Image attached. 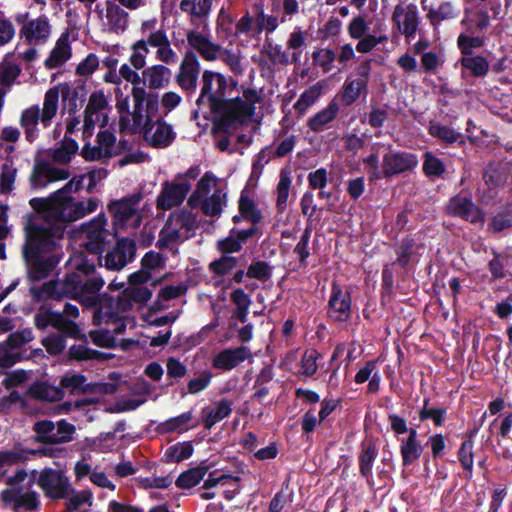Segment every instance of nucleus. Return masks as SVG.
Masks as SVG:
<instances>
[{
	"instance_id": "1",
	"label": "nucleus",
	"mask_w": 512,
	"mask_h": 512,
	"mask_svg": "<svg viewBox=\"0 0 512 512\" xmlns=\"http://www.w3.org/2000/svg\"><path fill=\"white\" fill-rule=\"evenodd\" d=\"M61 239L34 219L25 225L24 258L28 264V277L37 282L47 278L60 261L55 253Z\"/></svg>"
},
{
	"instance_id": "2",
	"label": "nucleus",
	"mask_w": 512,
	"mask_h": 512,
	"mask_svg": "<svg viewBox=\"0 0 512 512\" xmlns=\"http://www.w3.org/2000/svg\"><path fill=\"white\" fill-rule=\"evenodd\" d=\"M31 207L42 216L45 228L63 238L67 224L72 223L94 212L98 207L96 198L87 202L75 201L73 197H64L57 201H47L44 198H32Z\"/></svg>"
},
{
	"instance_id": "3",
	"label": "nucleus",
	"mask_w": 512,
	"mask_h": 512,
	"mask_svg": "<svg viewBox=\"0 0 512 512\" xmlns=\"http://www.w3.org/2000/svg\"><path fill=\"white\" fill-rule=\"evenodd\" d=\"M213 115L212 133L228 134L236 125H242L251 117V109L240 96L215 101L209 105Z\"/></svg>"
},
{
	"instance_id": "4",
	"label": "nucleus",
	"mask_w": 512,
	"mask_h": 512,
	"mask_svg": "<svg viewBox=\"0 0 512 512\" xmlns=\"http://www.w3.org/2000/svg\"><path fill=\"white\" fill-rule=\"evenodd\" d=\"M26 478L27 472L24 469H18L13 476H8L6 479V483L11 487L2 491V502L11 506L15 512L36 511L41 505L36 492H24L25 488L20 486Z\"/></svg>"
},
{
	"instance_id": "5",
	"label": "nucleus",
	"mask_w": 512,
	"mask_h": 512,
	"mask_svg": "<svg viewBox=\"0 0 512 512\" xmlns=\"http://www.w3.org/2000/svg\"><path fill=\"white\" fill-rule=\"evenodd\" d=\"M31 293L37 301L45 297L55 300L63 297L76 299L82 296V277L77 272L68 273L62 281L51 280L40 288H31Z\"/></svg>"
},
{
	"instance_id": "6",
	"label": "nucleus",
	"mask_w": 512,
	"mask_h": 512,
	"mask_svg": "<svg viewBox=\"0 0 512 512\" xmlns=\"http://www.w3.org/2000/svg\"><path fill=\"white\" fill-rule=\"evenodd\" d=\"M106 217L104 213H100L81 226V231L86 235L83 243L85 250L94 256L98 264L102 266V253L106 245Z\"/></svg>"
},
{
	"instance_id": "7",
	"label": "nucleus",
	"mask_w": 512,
	"mask_h": 512,
	"mask_svg": "<svg viewBox=\"0 0 512 512\" xmlns=\"http://www.w3.org/2000/svg\"><path fill=\"white\" fill-rule=\"evenodd\" d=\"M229 88L228 79L225 75L211 70H205L202 74V88L198 99L197 106L200 108L205 101L209 105L215 101H222L227 98Z\"/></svg>"
},
{
	"instance_id": "8",
	"label": "nucleus",
	"mask_w": 512,
	"mask_h": 512,
	"mask_svg": "<svg viewBox=\"0 0 512 512\" xmlns=\"http://www.w3.org/2000/svg\"><path fill=\"white\" fill-rule=\"evenodd\" d=\"M446 212L449 216L460 218L472 224L483 223L485 214L472 199V196L460 192L452 196L447 205Z\"/></svg>"
},
{
	"instance_id": "9",
	"label": "nucleus",
	"mask_w": 512,
	"mask_h": 512,
	"mask_svg": "<svg viewBox=\"0 0 512 512\" xmlns=\"http://www.w3.org/2000/svg\"><path fill=\"white\" fill-rule=\"evenodd\" d=\"M137 245L134 239L122 237L118 239L112 250L104 257V266L111 271H120L126 265L134 261Z\"/></svg>"
},
{
	"instance_id": "10",
	"label": "nucleus",
	"mask_w": 512,
	"mask_h": 512,
	"mask_svg": "<svg viewBox=\"0 0 512 512\" xmlns=\"http://www.w3.org/2000/svg\"><path fill=\"white\" fill-rule=\"evenodd\" d=\"M37 484L51 499L66 498L70 488L68 478L61 471L48 467L40 472Z\"/></svg>"
},
{
	"instance_id": "11",
	"label": "nucleus",
	"mask_w": 512,
	"mask_h": 512,
	"mask_svg": "<svg viewBox=\"0 0 512 512\" xmlns=\"http://www.w3.org/2000/svg\"><path fill=\"white\" fill-rule=\"evenodd\" d=\"M352 299L349 289H343L337 282H332L328 301V316L337 322H347L351 317Z\"/></svg>"
},
{
	"instance_id": "12",
	"label": "nucleus",
	"mask_w": 512,
	"mask_h": 512,
	"mask_svg": "<svg viewBox=\"0 0 512 512\" xmlns=\"http://www.w3.org/2000/svg\"><path fill=\"white\" fill-rule=\"evenodd\" d=\"M191 190V184L187 181L175 183L165 181L162 183V189L156 198V208L161 211H167L180 206Z\"/></svg>"
},
{
	"instance_id": "13",
	"label": "nucleus",
	"mask_w": 512,
	"mask_h": 512,
	"mask_svg": "<svg viewBox=\"0 0 512 512\" xmlns=\"http://www.w3.org/2000/svg\"><path fill=\"white\" fill-rule=\"evenodd\" d=\"M392 21L394 28L402 33L407 39L414 38L419 26V14L415 4H409L406 7L396 5Z\"/></svg>"
},
{
	"instance_id": "14",
	"label": "nucleus",
	"mask_w": 512,
	"mask_h": 512,
	"mask_svg": "<svg viewBox=\"0 0 512 512\" xmlns=\"http://www.w3.org/2000/svg\"><path fill=\"white\" fill-rule=\"evenodd\" d=\"M385 175L393 177L414 170L418 165L416 154L406 151H392L383 155Z\"/></svg>"
},
{
	"instance_id": "15",
	"label": "nucleus",
	"mask_w": 512,
	"mask_h": 512,
	"mask_svg": "<svg viewBox=\"0 0 512 512\" xmlns=\"http://www.w3.org/2000/svg\"><path fill=\"white\" fill-rule=\"evenodd\" d=\"M200 73V63L196 54L188 50L180 64L179 72L175 80L181 89L194 92L197 87V81Z\"/></svg>"
},
{
	"instance_id": "16",
	"label": "nucleus",
	"mask_w": 512,
	"mask_h": 512,
	"mask_svg": "<svg viewBox=\"0 0 512 512\" xmlns=\"http://www.w3.org/2000/svg\"><path fill=\"white\" fill-rule=\"evenodd\" d=\"M249 357H251V351L247 346L226 348L213 357L212 366L218 370L230 371Z\"/></svg>"
},
{
	"instance_id": "17",
	"label": "nucleus",
	"mask_w": 512,
	"mask_h": 512,
	"mask_svg": "<svg viewBox=\"0 0 512 512\" xmlns=\"http://www.w3.org/2000/svg\"><path fill=\"white\" fill-rule=\"evenodd\" d=\"M51 33V25L45 15L37 19L27 21L20 30V36L24 37L28 44L45 43Z\"/></svg>"
},
{
	"instance_id": "18",
	"label": "nucleus",
	"mask_w": 512,
	"mask_h": 512,
	"mask_svg": "<svg viewBox=\"0 0 512 512\" xmlns=\"http://www.w3.org/2000/svg\"><path fill=\"white\" fill-rule=\"evenodd\" d=\"M399 441L403 467H408L419 460L424 452V446L418 439L416 428H411L410 435L402 437Z\"/></svg>"
},
{
	"instance_id": "19",
	"label": "nucleus",
	"mask_w": 512,
	"mask_h": 512,
	"mask_svg": "<svg viewBox=\"0 0 512 512\" xmlns=\"http://www.w3.org/2000/svg\"><path fill=\"white\" fill-rule=\"evenodd\" d=\"M187 41L188 44L206 61L216 60L218 54L222 50V47L219 44L210 41L208 37L195 30L188 31Z\"/></svg>"
},
{
	"instance_id": "20",
	"label": "nucleus",
	"mask_w": 512,
	"mask_h": 512,
	"mask_svg": "<svg viewBox=\"0 0 512 512\" xmlns=\"http://www.w3.org/2000/svg\"><path fill=\"white\" fill-rule=\"evenodd\" d=\"M72 56V48L69 42V34L63 33L56 41L49 56L44 61L46 69H56L65 64Z\"/></svg>"
},
{
	"instance_id": "21",
	"label": "nucleus",
	"mask_w": 512,
	"mask_h": 512,
	"mask_svg": "<svg viewBox=\"0 0 512 512\" xmlns=\"http://www.w3.org/2000/svg\"><path fill=\"white\" fill-rule=\"evenodd\" d=\"M377 456L378 449L373 440H365L361 443L358 454L359 473L369 485L372 483V468Z\"/></svg>"
},
{
	"instance_id": "22",
	"label": "nucleus",
	"mask_w": 512,
	"mask_h": 512,
	"mask_svg": "<svg viewBox=\"0 0 512 512\" xmlns=\"http://www.w3.org/2000/svg\"><path fill=\"white\" fill-rule=\"evenodd\" d=\"M232 413V402L228 399L217 401L213 407L206 406L202 409V421L206 430L227 418Z\"/></svg>"
},
{
	"instance_id": "23",
	"label": "nucleus",
	"mask_w": 512,
	"mask_h": 512,
	"mask_svg": "<svg viewBox=\"0 0 512 512\" xmlns=\"http://www.w3.org/2000/svg\"><path fill=\"white\" fill-rule=\"evenodd\" d=\"M171 74V70L162 64L150 66L142 72L143 84L154 90L165 88L170 84Z\"/></svg>"
},
{
	"instance_id": "24",
	"label": "nucleus",
	"mask_w": 512,
	"mask_h": 512,
	"mask_svg": "<svg viewBox=\"0 0 512 512\" xmlns=\"http://www.w3.org/2000/svg\"><path fill=\"white\" fill-rule=\"evenodd\" d=\"M106 19L109 30L113 33H121L128 29L129 14L119 4L114 1H106Z\"/></svg>"
},
{
	"instance_id": "25",
	"label": "nucleus",
	"mask_w": 512,
	"mask_h": 512,
	"mask_svg": "<svg viewBox=\"0 0 512 512\" xmlns=\"http://www.w3.org/2000/svg\"><path fill=\"white\" fill-rule=\"evenodd\" d=\"M338 113L339 104L335 99H333L324 109L308 119L307 126L315 133L321 132L328 124L337 118Z\"/></svg>"
},
{
	"instance_id": "26",
	"label": "nucleus",
	"mask_w": 512,
	"mask_h": 512,
	"mask_svg": "<svg viewBox=\"0 0 512 512\" xmlns=\"http://www.w3.org/2000/svg\"><path fill=\"white\" fill-rule=\"evenodd\" d=\"M143 199L141 192L133 193L120 200L113 202L110 205V210L114 212L117 219L127 221L132 218L136 213V206Z\"/></svg>"
},
{
	"instance_id": "27",
	"label": "nucleus",
	"mask_w": 512,
	"mask_h": 512,
	"mask_svg": "<svg viewBox=\"0 0 512 512\" xmlns=\"http://www.w3.org/2000/svg\"><path fill=\"white\" fill-rule=\"evenodd\" d=\"M39 121H41V114L38 105H33L22 111L20 125L24 129L25 138L29 143H33L38 137Z\"/></svg>"
},
{
	"instance_id": "28",
	"label": "nucleus",
	"mask_w": 512,
	"mask_h": 512,
	"mask_svg": "<svg viewBox=\"0 0 512 512\" xmlns=\"http://www.w3.org/2000/svg\"><path fill=\"white\" fill-rule=\"evenodd\" d=\"M210 465L202 461L198 466L192 467L180 473L175 480V485L180 489H191L198 485L209 472Z\"/></svg>"
},
{
	"instance_id": "29",
	"label": "nucleus",
	"mask_w": 512,
	"mask_h": 512,
	"mask_svg": "<svg viewBox=\"0 0 512 512\" xmlns=\"http://www.w3.org/2000/svg\"><path fill=\"white\" fill-rule=\"evenodd\" d=\"M416 240L407 235L394 245L396 259L392 265H398L402 269H406L412 262L413 256L416 254Z\"/></svg>"
},
{
	"instance_id": "30",
	"label": "nucleus",
	"mask_w": 512,
	"mask_h": 512,
	"mask_svg": "<svg viewBox=\"0 0 512 512\" xmlns=\"http://www.w3.org/2000/svg\"><path fill=\"white\" fill-rule=\"evenodd\" d=\"M262 54L267 55L268 61L261 60L259 66L262 69H267L271 72L275 71L277 64L288 65L290 64V57L287 52L282 50L281 45H272L269 43L265 45L261 51Z\"/></svg>"
},
{
	"instance_id": "31",
	"label": "nucleus",
	"mask_w": 512,
	"mask_h": 512,
	"mask_svg": "<svg viewBox=\"0 0 512 512\" xmlns=\"http://www.w3.org/2000/svg\"><path fill=\"white\" fill-rule=\"evenodd\" d=\"M29 393L36 400L48 402L60 401L64 397V391L61 388L47 382H35L29 388Z\"/></svg>"
},
{
	"instance_id": "32",
	"label": "nucleus",
	"mask_w": 512,
	"mask_h": 512,
	"mask_svg": "<svg viewBox=\"0 0 512 512\" xmlns=\"http://www.w3.org/2000/svg\"><path fill=\"white\" fill-rule=\"evenodd\" d=\"M155 125H157V127L151 136L150 145L154 148H165L170 146L176 137L172 126L166 123L162 118L154 121V126Z\"/></svg>"
},
{
	"instance_id": "33",
	"label": "nucleus",
	"mask_w": 512,
	"mask_h": 512,
	"mask_svg": "<svg viewBox=\"0 0 512 512\" xmlns=\"http://www.w3.org/2000/svg\"><path fill=\"white\" fill-rule=\"evenodd\" d=\"M60 92L61 91H59L58 87H52L45 93L43 109L41 112V123L44 128L51 125L52 120L57 113Z\"/></svg>"
},
{
	"instance_id": "34",
	"label": "nucleus",
	"mask_w": 512,
	"mask_h": 512,
	"mask_svg": "<svg viewBox=\"0 0 512 512\" xmlns=\"http://www.w3.org/2000/svg\"><path fill=\"white\" fill-rule=\"evenodd\" d=\"M105 281L102 276H91L87 278L85 281L82 280V296L84 294H91L92 296L88 297V301L90 304L95 305L100 302L101 298H104L109 302V306L111 307L113 303V298L109 296L107 293H104L102 296L97 293L104 286Z\"/></svg>"
},
{
	"instance_id": "35",
	"label": "nucleus",
	"mask_w": 512,
	"mask_h": 512,
	"mask_svg": "<svg viewBox=\"0 0 512 512\" xmlns=\"http://www.w3.org/2000/svg\"><path fill=\"white\" fill-rule=\"evenodd\" d=\"M292 170L289 166H285L280 170L279 182L277 184V199L276 207L278 212H283L286 209L289 197V191L292 184Z\"/></svg>"
},
{
	"instance_id": "36",
	"label": "nucleus",
	"mask_w": 512,
	"mask_h": 512,
	"mask_svg": "<svg viewBox=\"0 0 512 512\" xmlns=\"http://www.w3.org/2000/svg\"><path fill=\"white\" fill-rule=\"evenodd\" d=\"M196 222L197 217L193 212L187 209H181L169 215L165 227H173L174 229H178L179 232L181 229L190 231L195 228Z\"/></svg>"
},
{
	"instance_id": "37",
	"label": "nucleus",
	"mask_w": 512,
	"mask_h": 512,
	"mask_svg": "<svg viewBox=\"0 0 512 512\" xmlns=\"http://www.w3.org/2000/svg\"><path fill=\"white\" fill-rule=\"evenodd\" d=\"M459 63L463 69L468 70L473 77H484L489 72V62L481 55L462 56Z\"/></svg>"
},
{
	"instance_id": "38",
	"label": "nucleus",
	"mask_w": 512,
	"mask_h": 512,
	"mask_svg": "<svg viewBox=\"0 0 512 512\" xmlns=\"http://www.w3.org/2000/svg\"><path fill=\"white\" fill-rule=\"evenodd\" d=\"M368 86L364 81L347 79L343 85L341 101L344 106H351L361 96L362 93L367 94Z\"/></svg>"
},
{
	"instance_id": "39",
	"label": "nucleus",
	"mask_w": 512,
	"mask_h": 512,
	"mask_svg": "<svg viewBox=\"0 0 512 512\" xmlns=\"http://www.w3.org/2000/svg\"><path fill=\"white\" fill-rule=\"evenodd\" d=\"M422 171L430 179L444 178L446 166L442 159L427 151L423 155Z\"/></svg>"
},
{
	"instance_id": "40",
	"label": "nucleus",
	"mask_w": 512,
	"mask_h": 512,
	"mask_svg": "<svg viewBox=\"0 0 512 512\" xmlns=\"http://www.w3.org/2000/svg\"><path fill=\"white\" fill-rule=\"evenodd\" d=\"M194 447L192 442L186 441L181 443H176L172 446H169L164 455L162 460L164 462L170 463L175 462L179 463L181 461H184L188 458H190L193 455Z\"/></svg>"
},
{
	"instance_id": "41",
	"label": "nucleus",
	"mask_w": 512,
	"mask_h": 512,
	"mask_svg": "<svg viewBox=\"0 0 512 512\" xmlns=\"http://www.w3.org/2000/svg\"><path fill=\"white\" fill-rule=\"evenodd\" d=\"M238 210L243 215L244 220L251 222L253 225H258L262 221L263 215L261 210L257 207L254 200L243 193L238 200Z\"/></svg>"
},
{
	"instance_id": "42",
	"label": "nucleus",
	"mask_w": 512,
	"mask_h": 512,
	"mask_svg": "<svg viewBox=\"0 0 512 512\" xmlns=\"http://www.w3.org/2000/svg\"><path fill=\"white\" fill-rule=\"evenodd\" d=\"M192 411L184 412L176 417H172L157 426V431L160 434H171L175 431L182 432L187 430V424L192 420Z\"/></svg>"
},
{
	"instance_id": "43",
	"label": "nucleus",
	"mask_w": 512,
	"mask_h": 512,
	"mask_svg": "<svg viewBox=\"0 0 512 512\" xmlns=\"http://www.w3.org/2000/svg\"><path fill=\"white\" fill-rule=\"evenodd\" d=\"M512 228V203L502 207L491 219L487 230L500 233L503 230Z\"/></svg>"
},
{
	"instance_id": "44",
	"label": "nucleus",
	"mask_w": 512,
	"mask_h": 512,
	"mask_svg": "<svg viewBox=\"0 0 512 512\" xmlns=\"http://www.w3.org/2000/svg\"><path fill=\"white\" fill-rule=\"evenodd\" d=\"M294 492L290 487V480L287 479L281 484L280 490L274 495L269 504L270 512H281L285 505L292 503Z\"/></svg>"
},
{
	"instance_id": "45",
	"label": "nucleus",
	"mask_w": 512,
	"mask_h": 512,
	"mask_svg": "<svg viewBox=\"0 0 512 512\" xmlns=\"http://www.w3.org/2000/svg\"><path fill=\"white\" fill-rule=\"evenodd\" d=\"M86 380V376L80 373H75L73 375H65L60 380L59 388H61L62 390L67 389L70 391L71 394L80 392L86 393L92 390V384L84 385Z\"/></svg>"
},
{
	"instance_id": "46",
	"label": "nucleus",
	"mask_w": 512,
	"mask_h": 512,
	"mask_svg": "<svg viewBox=\"0 0 512 512\" xmlns=\"http://www.w3.org/2000/svg\"><path fill=\"white\" fill-rule=\"evenodd\" d=\"M321 91V86L315 84L301 93L299 99L294 104V109L299 116H303L308 108L316 102L321 95Z\"/></svg>"
},
{
	"instance_id": "47",
	"label": "nucleus",
	"mask_w": 512,
	"mask_h": 512,
	"mask_svg": "<svg viewBox=\"0 0 512 512\" xmlns=\"http://www.w3.org/2000/svg\"><path fill=\"white\" fill-rule=\"evenodd\" d=\"M179 7L182 12L192 17L205 18L211 11L212 1L200 0L199 3H195L193 0H181Z\"/></svg>"
},
{
	"instance_id": "48",
	"label": "nucleus",
	"mask_w": 512,
	"mask_h": 512,
	"mask_svg": "<svg viewBox=\"0 0 512 512\" xmlns=\"http://www.w3.org/2000/svg\"><path fill=\"white\" fill-rule=\"evenodd\" d=\"M429 398H424L423 407L419 411V418L421 421L432 420L436 427H440L445 422L447 409L444 407L429 408Z\"/></svg>"
},
{
	"instance_id": "49",
	"label": "nucleus",
	"mask_w": 512,
	"mask_h": 512,
	"mask_svg": "<svg viewBox=\"0 0 512 512\" xmlns=\"http://www.w3.org/2000/svg\"><path fill=\"white\" fill-rule=\"evenodd\" d=\"M145 121H144V127H145V135L150 132L154 127V117L156 116L158 109H159V95L158 93L152 92L147 93L146 92V98H145Z\"/></svg>"
},
{
	"instance_id": "50",
	"label": "nucleus",
	"mask_w": 512,
	"mask_h": 512,
	"mask_svg": "<svg viewBox=\"0 0 512 512\" xmlns=\"http://www.w3.org/2000/svg\"><path fill=\"white\" fill-rule=\"evenodd\" d=\"M474 445L469 442H462L458 452L457 457L458 461L466 473V477L468 479L473 476V465H474Z\"/></svg>"
},
{
	"instance_id": "51",
	"label": "nucleus",
	"mask_w": 512,
	"mask_h": 512,
	"mask_svg": "<svg viewBox=\"0 0 512 512\" xmlns=\"http://www.w3.org/2000/svg\"><path fill=\"white\" fill-rule=\"evenodd\" d=\"M458 14L459 12L455 11L450 2H443L438 6L437 9H430L427 14V18L429 19L431 25L436 26L444 20L457 17Z\"/></svg>"
},
{
	"instance_id": "52",
	"label": "nucleus",
	"mask_w": 512,
	"mask_h": 512,
	"mask_svg": "<svg viewBox=\"0 0 512 512\" xmlns=\"http://www.w3.org/2000/svg\"><path fill=\"white\" fill-rule=\"evenodd\" d=\"M428 132L432 137L438 138L445 144H453L461 137L459 132L439 123H431Z\"/></svg>"
},
{
	"instance_id": "53",
	"label": "nucleus",
	"mask_w": 512,
	"mask_h": 512,
	"mask_svg": "<svg viewBox=\"0 0 512 512\" xmlns=\"http://www.w3.org/2000/svg\"><path fill=\"white\" fill-rule=\"evenodd\" d=\"M85 175L75 176L67 182L61 189L55 191L50 197L45 198L47 201H57L64 197H72V192H78L83 187Z\"/></svg>"
},
{
	"instance_id": "54",
	"label": "nucleus",
	"mask_w": 512,
	"mask_h": 512,
	"mask_svg": "<svg viewBox=\"0 0 512 512\" xmlns=\"http://www.w3.org/2000/svg\"><path fill=\"white\" fill-rule=\"evenodd\" d=\"M238 264L234 256L222 255L219 259L210 262L208 268L215 276H224L233 270Z\"/></svg>"
},
{
	"instance_id": "55",
	"label": "nucleus",
	"mask_w": 512,
	"mask_h": 512,
	"mask_svg": "<svg viewBox=\"0 0 512 512\" xmlns=\"http://www.w3.org/2000/svg\"><path fill=\"white\" fill-rule=\"evenodd\" d=\"M41 344L50 355L58 356L66 348V339L62 334L51 333L41 340Z\"/></svg>"
},
{
	"instance_id": "56",
	"label": "nucleus",
	"mask_w": 512,
	"mask_h": 512,
	"mask_svg": "<svg viewBox=\"0 0 512 512\" xmlns=\"http://www.w3.org/2000/svg\"><path fill=\"white\" fill-rule=\"evenodd\" d=\"M88 335L93 344L98 347L107 349L117 347L116 338L108 329L90 330Z\"/></svg>"
},
{
	"instance_id": "57",
	"label": "nucleus",
	"mask_w": 512,
	"mask_h": 512,
	"mask_svg": "<svg viewBox=\"0 0 512 512\" xmlns=\"http://www.w3.org/2000/svg\"><path fill=\"white\" fill-rule=\"evenodd\" d=\"M312 59L314 64L321 67L324 72H330L333 69L336 54L334 50L330 48H322L313 51Z\"/></svg>"
},
{
	"instance_id": "58",
	"label": "nucleus",
	"mask_w": 512,
	"mask_h": 512,
	"mask_svg": "<svg viewBox=\"0 0 512 512\" xmlns=\"http://www.w3.org/2000/svg\"><path fill=\"white\" fill-rule=\"evenodd\" d=\"M34 338L33 332L30 328L23 329L21 331L14 332L9 335L5 342H2L5 347L14 350H24L22 346Z\"/></svg>"
},
{
	"instance_id": "59",
	"label": "nucleus",
	"mask_w": 512,
	"mask_h": 512,
	"mask_svg": "<svg viewBox=\"0 0 512 512\" xmlns=\"http://www.w3.org/2000/svg\"><path fill=\"white\" fill-rule=\"evenodd\" d=\"M493 258L488 263V269L493 277V279H502L505 277L504 267L508 264V254L506 253H498L497 251H492Z\"/></svg>"
},
{
	"instance_id": "60",
	"label": "nucleus",
	"mask_w": 512,
	"mask_h": 512,
	"mask_svg": "<svg viewBox=\"0 0 512 512\" xmlns=\"http://www.w3.org/2000/svg\"><path fill=\"white\" fill-rule=\"evenodd\" d=\"M30 358L31 356H27L26 350H14L2 344V374L6 373L4 369L10 368L17 362Z\"/></svg>"
},
{
	"instance_id": "61",
	"label": "nucleus",
	"mask_w": 512,
	"mask_h": 512,
	"mask_svg": "<svg viewBox=\"0 0 512 512\" xmlns=\"http://www.w3.org/2000/svg\"><path fill=\"white\" fill-rule=\"evenodd\" d=\"M312 228L311 225H307L300 237L299 242L296 244L294 248V253L299 256V261L302 266L307 265V259L310 256V252L308 249L309 241L311 238Z\"/></svg>"
},
{
	"instance_id": "62",
	"label": "nucleus",
	"mask_w": 512,
	"mask_h": 512,
	"mask_svg": "<svg viewBox=\"0 0 512 512\" xmlns=\"http://www.w3.org/2000/svg\"><path fill=\"white\" fill-rule=\"evenodd\" d=\"M272 275V270L266 261H255L247 269L246 276L259 281H267Z\"/></svg>"
},
{
	"instance_id": "63",
	"label": "nucleus",
	"mask_w": 512,
	"mask_h": 512,
	"mask_svg": "<svg viewBox=\"0 0 512 512\" xmlns=\"http://www.w3.org/2000/svg\"><path fill=\"white\" fill-rule=\"evenodd\" d=\"M321 355L315 349L306 350L301 358L302 374L311 377L318 369L317 360Z\"/></svg>"
},
{
	"instance_id": "64",
	"label": "nucleus",
	"mask_w": 512,
	"mask_h": 512,
	"mask_svg": "<svg viewBox=\"0 0 512 512\" xmlns=\"http://www.w3.org/2000/svg\"><path fill=\"white\" fill-rule=\"evenodd\" d=\"M21 67L9 60V55L2 59V87L11 85L20 75Z\"/></svg>"
}]
</instances>
